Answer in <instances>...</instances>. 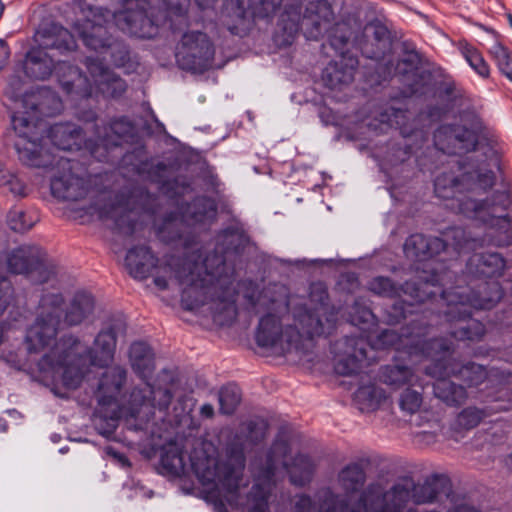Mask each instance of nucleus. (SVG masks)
<instances>
[{
  "label": "nucleus",
  "mask_w": 512,
  "mask_h": 512,
  "mask_svg": "<svg viewBox=\"0 0 512 512\" xmlns=\"http://www.w3.org/2000/svg\"><path fill=\"white\" fill-rule=\"evenodd\" d=\"M512 206L511 183L502 178L500 188L482 201L474 199L461 200L458 206L466 217L481 222L489 232L482 239L483 243L497 247L512 244L511 217L507 213Z\"/></svg>",
  "instance_id": "obj_10"
},
{
  "label": "nucleus",
  "mask_w": 512,
  "mask_h": 512,
  "mask_svg": "<svg viewBox=\"0 0 512 512\" xmlns=\"http://www.w3.org/2000/svg\"><path fill=\"white\" fill-rule=\"evenodd\" d=\"M25 275L34 283L48 282L55 275V266L46 252L37 245H21L0 257V313L13 300V287L6 274Z\"/></svg>",
  "instance_id": "obj_12"
},
{
  "label": "nucleus",
  "mask_w": 512,
  "mask_h": 512,
  "mask_svg": "<svg viewBox=\"0 0 512 512\" xmlns=\"http://www.w3.org/2000/svg\"><path fill=\"white\" fill-rule=\"evenodd\" d=\"M350 318L352 324L358 325L360 323H369L374 319V315L368 307L361 305L360 301L357 300L350 312Z\"/></svg>",
  "instance_id": "obj_54"
},
{
  "label": "nucleus",
  "mask_w": 512,
  "mask_h": 512,
  "mask_svg": "<svg viewBox=\"0 0 512 512\" xmlns=\"http://www.w3.org/2000/svg\"><path fill=\"white\" fill-rule=\"evenodd\" d=\"M36 220L35 217L19 209H13L8 214V225L15 232L24 233L30 230Z\"/></svg>",
  "instance_id": "obj_49"
},
{
  "label": "nucleus",
  "mask_w": 512,
  "mask_h": 512,
  "mask_svg": "<svg viewBox=\"0 0 512 512\" xmlns=\"http://www.w3.org/2000/svg\"><path fill=\"white\" fill-rule=\"evenodd\" d=\"M10 56V50L7 43L0 39V70L6 65Z\"/></svg>",
  "instance_id": "obj_59"
},
{
  "label": "nucleus",
  "mask_w": 512,
  "mask_h": 512,
  "mask_svg": "<svg viewBox=\"0 0 512 512\" xmlns=\"http://www.w3.org/2000/svg\"><path fill=\"white\" fill-rule=\"evenodd\" d=\"M408 386L400 396V408L410 414L419 410L422 404V394Z\"/></svg>",
  "instance_id": "obj_51"
},
{
  "label": "nucleus",
  "mask_w": 512,
  "mask_h": 512,
  "mask_svg": "<svg viewBox=\"0 0 512 512\" xmlns=\"http://www.w3.org/2000/svg\"><path fill=\"white\" fill-rule=\"evenodd\" d=\"M336 25V32H340L339 35L337 34H332L329 36V41H330V45L336 50V51H339L342 54L343 53V50L344 48L346 47L347 43H348V40H349V37L343 33L341 31V25L340 24H335Z\"/></svg>",
  "instance_id": "obj_57"
},
{
  "label": "nucleus",
  "mask_w": 512,
  "mask_h": 512,
  "mask_svg": "<svg viewBox=\"0 0 512 512\" xmlns=\"http://www.w3.org/2000/svg\"><path fill=\"white\" fill-rule=\"evenodd\" d=\"M358 67L356 57L348 54H342L339 60L330 62L322 72V81L324 85L331 89H342V87L351 84Z\"/></svg>",
  "instance_id": "obj_25"
},
{
  "label": "nucleus",
  "mask_w": 512,
  "mask_h": 512,
  "mask_svg": "<svg viewBox=\"0 0 512 512\" xmlns=\"http://www.w3.org/2000/svg\"><path fill=\"white\" fill-rule=\"evenodd\" d=\"M73 29L89 49L102 52L111 48V38L102 24L83 19L76 21Z\"/></svg>",
  "instance_id": "obj_27"
},
{
  "label": "nucleus",
  "mask_w": 512,
  "mask_h": 512,
  "mask_svg": "<svg viewBox=\"0 0 512 512\" xmlns=\"http://www.w3.org/2000/svg\"><path fill=\"white\" fill-rule=\"evenodd\" d=\"M24 82L20 76L13 75L9 78L6 88L4 90L5 95L13 102H20L22 104V99L26 94H32L33 92H25L23 93ZM36 93H40L41 99L43 98L44 91H37Z\"/></svg>",
  "instance_id": "obj_52"
},
{
  "label": "nucleus",
  "mask_w": 512,
  "mask_h": 512,
  "mask_svg": "<svg viewBox=\"0 0 512 512\" xmlns=\"http://www.w3.org/2000/svg\"><path fill=\"white\" fill-rule=\"evenodd\" d=\"M411 501V491L408 481L395 484L382 497V505L375 512H402Z\"/></svg>",
  "instance_id": "obj_35"
},
{
  "label": "nucleus",
  "mask_w": 512,
  "mask_h": 512,
  "mask_svg": "<svg viewBox=\"0 0 512 512\" xmlns=\"http://www.w3.org/2000/svg\"><path fill=\"white\" fill-rule=\"evenodd\" d=\"M49 137L52 144L64 151H73L82 149V145L88 151L83 131L77 125L72 123H57L50 128Z\"/></svg>",
  "instance_id": "obj_28"
},
{
  "label": "nucleus",
  "mask_w": 512,
  "mask_h": 512,
  "mask_svg": "<svg viewBox=\"0 0 512 512\" xmlns=\"http://www.w3.org/2000/svg\"><path fill=\"white\" fill-rule=\"evenodd\" d=\"M438 280V276L433 274L430 278L423 277L420 283L407 281L403 286L398 287L391 279L379 276L370 281L369 289L380 296L403 298V304L414 306L417 303H424L436 295L431 287L435 286Z\"/></svg>",
  "instance_id": "obj_20"
},
{
  "label": "nucleus",
  "mask_w": 512,
  "mask_h": 512,
  "mask_svg": "<svg viewBox=\"0 0 512 512\" xmlns=\"http://www.w3.org/2000/svg\"><path fill=\"white\" fill-rule=\"evenodd\" d=\"M183 256L180 258L167 255L160 264L149 246L138 245L128 250L125 266L134 279L144 280L153 274L154 284L160 290H166L169 286L168 280L174 279L182 289V305L188 310H193L201 306V298L195 294L198 282L189 275L188 255L183 252Z\"/></svg>",
  "instance_id": "obj_6"
},
{
  "label": "nucleus",
  "mask_w": 512,
  "mask_h": 512,
  "mask_svg": "<svg viewBox=\"0 0 512 512\" xmlns=\"http://www.w3.org/2000/svg\"><path fill=\"white\" fill-rule=\"evenodd\" d=\"M435 348L432 353V364L426 367L425 373L428 376L453 375L462 380L469 387H476L482 384L489 376H495L496 371H488L485 366L475 362H467L460 365L453 358V344L443 338H435L431 342Z\"/></svg>",
  "instance_id": "obj_15"
},
{
  "label": "nucleus",
  "mask_w": 512,
  "mask_h": 512,
  "mask_svg": "<svg viewBox=\"0 0 512 512\" xmlns=\"http://www.w3.org/2000/svg\"><path fill=\"white\" fill-rule=\"evenodd\" d=\"M94 307V298L90 293L77 292L65 313L64 322L69 326L78 325L93 313Z\"/></svg>",
  "instance_id": "obj_33"
},
{
  "label": "nucleus",
  "mask_w": 512,
  "mask_h": 512,
  "mask_svg": "<svg viewBox=\"0 0 512 512\" xmlns=\"http://www.w3.org/2000/svg\"><path fill=\"white\" fill-rule=\"evenodd\" d=\"M81 118L83 120H85L86 122L94 121V120H96V114L94 111H89L85 115H83Z\"/></svg>",
  "instance_id": "obj_64"
},
{
  "label": "nucleus",
  "mask_w": 512,
  "mask_h": 512,
  "mask_svg": "<svg viewBox=\"0 0 512 512\" xmlns=\"http://www.w3.org/2000/svg\"><path fill=\"white\" fill-rule=\"evenodd\" d=\"M405 117V112L403 110L390 108L389 111L382 114L381 122L387 123L390 126H400L401 120Z\"/></svg>",
  "instance_id": "obj_58"
},
{
  "label": "nucleus",
  "mask_w": 512,
  "mask_h": 512,
  "mask_svg": "<svg viewBox=\"0 0 512 512\" xmlns=\"http://www.w3.org/2000/svg\"><path fill=\"white\" fill-rule=\"evenodd\" d=\"M214 510H215V512H228L226 506L224 505V503L221 500L215 501Z\"/></svg>",
  "instance_id": "obj_63"
},
{
  "label": "nucleus",
  "mask_w": 512,
  "mask_h": 512,
  "mask_svg": "<svg viewBox=\"0 0 512 512\" xmlns=\"http://www.w3.org/2000/svg\"><path fill=\"white\" fill-rule=\"evenodd\" d=\"M427 334L428 327L413 320L408 326L401 329L400 334L393 329L383 330L373 340L372 347L376 349L392 347L399 352L406 353L409 357L431 358L435 350L431 346V342L435 339H427Z\"/></svg>",
  "instance_id": "obj_16"
},
{
  "label": "nucleus",
  "mask_w": 512,
  "mask_h": 512,
  "mask_svg": "<svg viewBox=\"0 0 512 512\" xmlns=\"http://www.w3.org/2000/svg\"><path fill=\"white\" fill-rule=\"evenodd\" d=\"M0 185L7 187V189L15 196H25L26 186L25 184L14 174L1 173Z\"/></svg>",
  "instance_id": "obj_53"
},
{
  "label": "nucleus",
  "mask_w": 512,
  "mask_h": 512,
  "mask_svg": "<svg viewBox=\"0 0 512 512\" xmlns=\"http://www.w3.org/2000/svg\"><path fill=\"white\" fill-rule=\"evenodd\" d=\"M458 50L469 66L481 77L487 78L490 69L481 53L466 41H459Z\"/></svg>",
  "instance_id": "obj_41"
},
{
  "label": "nucleus",
  "mask_w": 512,
  "mask_h": 512,
  "mask_svg": "<svg viewBox=\"0 0 512 512\" xmlns=\"http://www.w3.org/2000/svg\"><path fill=\"white\" fill-rule=\"evenodd\" d=\"M379 381L399 389L403 386H419L423 389L422 378L408 365L392 363L382 366L378 372Z\"/></svg>",
  "instance_id": "obj_26"
},
{
  "label": "nucleus",
  "mask_w": 512,
  "mask_h": 512,
  "mask_svg": "<svg viewBox=\"0 0 512 512\" xmlns=\"http://www.w3.org/2000/svg\"><path fill=\"white\" fill-rule=\"evenodd\" d=\"M490 53L499 70L512 81V52L503 45L496 43L491 47Z\"/></svg>",
  "instance_id": "obj_48"
},
{
  "label": "nucleus",
  "mask_w": 512,
  "mask_h": 512,
  "mask_svg": "<svg viewBox=\"0 0 512 512\" xmlns=\"http://www.w3.org/2000/svg\"><path fill=\"white\" fill-rule=\"evenodd\" d=\"M316 295L319 305L313 311L305 310L296 316L300 329L289 326L283 331L278 317L272 314L262 317L255 336L257 344L282 352L298 351L308 348L315 336L331 334L336 326L337 313L328 306V293L322 284L311 287V299L314 300Z\"/></svg>",
  "instance_id": "obj_4"
},
{
  "label": "nucleus",
  "mask_w": 512,
  "mask_h": 512,
  "mask_svg": "<svg viewBox=\"0 0 512 512\" xmlns=\"http://www.w3.org/2000/svg\"><path fill=\"white\" fill-rule=\"evenodd\" d=\"M115 21L121 30L131 35L141 38L151 37V33L144 30L145 27L152 26L151 20L144 11H121L115 15Z\"/></svg>",
  "instance_id": "obj_32"
},
{
  "label": "nucleus",
  "mask_w": 512,
  "mask_h": 512,
  "mask_svg": "<svg viewBox=\"0 0 512 512\" xmlns=\"http://www.w3.org/2000/svg\"><path fill=\"white\" fill-rule=\"evenodd\" d=\"M368 29L372 30L373 38L378 42L388 45L391 40V33L389 29L380 21H373L368 25Z\"/></svg>",
  "instance_id": "obj_56"
},
{
  "label": "nucleus",
  "mask_w": 512,
  "mask_h": 512,
  "mask_svg": "<svg viewBox=\"0 0 512 512\" xmlns=\"http://www.w3.org/2000/svg\"><path fill=\"white\" fill-rule=\"evenodd\" d=\"M460 182L452 174L444 173L436 177L434 181V191L437 197L444 200H452L450 207L460 213L458 206L461 200L470 199L462 195L459 190ZM461 214H463L461 212Z\"/></svg>",
  "instance_id": "obj_34"
},
{
  "label": "nucleus",
  "mask_w": 512,
  "mask_h": 512,
  "mask_svg": "<svg viewBox=\"0 0 512 512\" xmlns=\"http://www.w3.org/2000/svg\"><path fill=\"white\" fill-rule=\"evenodd\" d=\"M129 362L134 373L145 382L144 388H134L128 402V413L135 420L131 428L146 429L157 408L165 411L173 399L167 388H154L148 380L155 370V355L151 347L143 341H136L129 349Z\"/></svg>",
  "instance_id": "obj_9"
},
{
  "label": "nucleus",
  "mask_w": 512,
  "mask_h": 512,
  "mask_svg": "<svg viewBox=\"0 0 512 512\" xmlns=\"http://www.w3.org/2000/svg\"><path fill=\"white\" fill-rule=\"evenodd\" d=\"M332 6L325 0L310 1L303 14L304 34L307 39L318 40L335 24Z\"/></svg>",
  "instance_id": "obj_23"
},
{
  "label": "nucleus",
  "mask_w": 512,
  "mask_h": 512,
  "mask_svg": "<svg viewBox=\"0 0 512 512\" xmlns=\"http://www.w3.org/2000/svg\"><path fill=\"white\" fill-rule=\"evenodd\" d=\"M455 154L474 151L478 145L476 133L461 125H454Z\"/></svg>",
  "instance_id": "obj_43"
},
{
  "label": "nucleus",
  "mask_w": 512,
  "mask_h": 512,
  "mask_svg": "<svg viewBox=\"0 0 512 512\" xmlns=\"http://www.w3.org/2000/svg\"><path fill=\"white\" fill-rule=\"evenodd\" d=\"M217 206L213 199L198 197L188 204L181 216L178 214L168 215L163 223L157 228V237L166 244L181 246L183 252L189 255L198 244L193 236L183 230L184 219L195 223H203L215 218Z\"/></svg>",
  "instance_id": "obj_14"
},
{
  "label": "nucleus",
  "mask_w": 512,
  "mask_h": 512,
  "mask_svg": "<svg viewBox=\"0 0 512 512\" xmlns=\"http://www.w3.org/2000/svg\"><path fill=\"white\" fill-rule=\"evenodd\" d=\"M337 496L330 490L324 491V503L322 512H336L335 503ZM293 512H315V504L312 498L306 494H299L295 497Z\"/></svg>",
  "instance_id": "obj_42"
},
{
  "label": "nucleus",
  "mask_w": 512,
  "mask_h": 512,
  "mask_svg": "<svg viewBox=\"0 0 512 512\" xmlns=\"http://www.w3.org/2000/svg\"><path fill=\"white\" fill-rule=\"evenodd\" d=\"M241 401V391L236 384L223 386L219 391L220 412L226 415L234 413Z\"/></svg>",
  "instance_id": "obj_44"
},
{
  "label": "nucleus",
  "mask_w": 512,
  "mask_h": 512,
  "mask_svg": "<svg viewBox=\"0 0 512 512\" xmlns=\"http://www.w3.org/2000/svg\"><path fill=\"white\" fill-rule=\"evenodd\" d=\"M450 376L451 375L431 376L436 379L433 384V392L435 397L448 406L457 407L466 402L468 393L462 385L447 379Z\"/></svg>",
  "instance_id": "obj_31"
},
{
  "label": "nucleus",
  "mask_w": 512,
  "mask_h": 512,
  "mask_svg": "<svg viewBox=\"0 0 512 512\" xmlns=\"http://www.w3.org/2000/svg\"><path fill=\"white\" fill-rule=\"evenodd\" d=\"M421 63L420 54L417 51H408L396 64L395 73L406 76L414 74Z\"/></svg>",
  "instance_id": "obj_50"
},
{
  "label": "nucleus",
  "mask_w": 512,
  "mask_h": 512,
  "mask_svg": "<svg viewBox=\"0 0 512 512\" xmlns=\"http://www.w3.org/2000/svg\"><path fill=\"white\" fill-rule=\"evenodd\" d=\"M63 304L60 292H43L36 320L28 328L25 342L29 352H40L54 343L38 362L42 381L61 382L67 389H76L88 371V362L92 366L106 367L113 361L117 336L125 332L126 324L120 318L112 320L96 336L91 349L72 337L56 342Z\"/></svg>",
  "instance_id": "obj_1"
},
{
  "label": "nucleus",
  "mask_w": 512,
  "mask_h": 512,
  "mask_svg": "<svg viewBox=\"0 0 512 512\" xmlns=\"http://www.w3.org/2000/svg\"><path fill=\"white\" fill-rule=\"evenodd\" d=\"M339 345L343 352L337 355L335 371L341 375L357 373L368 361V343L362 337H346Z\"/></svg>",
  "instance_id": "obj_24"
},
{
  "label": "nucleus",
  "mask_w": 512,
  "mask_h": 512,
  "mask_svg": "<svg viewBox=\"0 0 512 512\" xmlns=\"http://www.w3.org/2000/svg\"><path fill=\"white\" fill-rule=\"evenodd\" d=\"M411 491V501L417 505L434 502L439 494V483L436 478L428 479L423 484L408 481Z\"/></svg>",
  "instance_id": "obj_39"
},
{
  "label": "nucleus",
  "mask_w": 512,
  "mask_h": 512,
  "mask_svg": "<svg viewBox=\"0 0 512 512\" xmlns=\"http://www.w3.org/2000/svg\"><path fill=\"white\" fill-rule=\"evenodd\" d=\"M288 451V443L280 438H277L274 441L269 453L267 454L265 465H263L258 460H254L252 462L251 466L254 476V484L246 500H244L241 497V489L247 487L248 481L244 480L242 477V482L240 483V488L238 491V505L230 503L227 500L225 491H223V489H221L217 483H206L202 485H212L218 495L223 497L224 500L232 507H242L247 503H251L249 512H270L268 499L274 486L273 478L278 463H281L283 467L288 471L291 482L298 486H303L306 482H308L314 471L315 465L309 456L299 454L290 463L287 460Z\"/></svg>",
  "instance_id": "obj_5"
},
{
  "label": "nucleus",
  "mask_w": 512,
  "mask_h": 512,
  "mask_svg": "<svg viewBox=\"0 0 512 512\" xmlns=\"http://www.w3.org/2000/svg\"><path fill=\"white\" fill-rule=\"evenodd\" d=\"M467 268L470 273L483 277L501 276L505 260L499 253H480L470 257Z\"/></svg>",
  "instance_id": "obj_30"
},
{
  "label": "nucleus",
  "mask_w": 512,
  "mask_h": 512,
  "mask_svg": "<svg viewBox=\"0 0 512 512\" xmlns=\"http://www.w3.org/2000/svg\"><path fill=\"white\" fill-rule=\"evenodd\" d=\"M491 412L475 406L464 408L456 417V426L460 429L470 430L479 425Z\"/></svg>",
  "instance_id": "obj_45"
},
{
  "label": "nucleus",
  "mask_w": 512,
  "mask_h": 512,
  "mask_svg": "<svg viewBox=\"0 0 512 512\" xmlns=\"http://www.w3.org/2000/svg\"><path fill=\"white\" fill-rule=\"evenodd\" d=\"M249 242V236L240 222H234L221 230L216 237L214 252L207 255L202 261L198 246L188 255L189 275L198 282L195 294L201 298L203 305L211 290L219 286L221 292L217 295L220 308H216L214 319L220 320V314L224 313L226 318H233L236 315L237 291L232 282H226L222 278L225 270L227 255L236 254Z\"/></svg>",
  "instance_id": "obj_2"
},
{
  "label": "nucleus",
  "mask_w": 512,
  "mask_h": 512,
  "mask_svg": "<svg viewBox=\"0 0 512 512\" xmlns=\"http://www.w3.org/2000/svg\"><path fill=\"white\" fill-rule=\"evenodd\" d=\"M34 39L39 47H33L27 52L23 66L25 74L33 79L45 80L55 72L61 86V79L73 78L67 67L72 65L64 61L55 63L46 51L54 49L61 54L74 51L77 43L73 34L65 27L50 22L37 29Z\"/></svg>",
  "instance_id": "obj_11"
},
{
  "label": "nucleus",
  "mask_w": 512,
  "mask_h": 512,
  "mask_svg": "<svg viewBox=\"0 0 512 512\" xmlns=\"http://www.w3.org/2000/svg\"><path fill=\"white\" fill-rule=\"evenodd\" d=\"M283 0H249V8L255 18L272 19Z\"/></svg>",
  "instance_id": "obj_47"
},
{
  "label": "nucleus",
  "mask_w": 512,
  "mask_h": 512,
  "mask_svg": "<svg viewBox=\"0 0 512 512\" xmlns=\"http://www.w3.org/2000/svg\"><path fill=\"white\" fill-rule=\"evenodd\" d=\"M454 125H441L434 132L435 147L446 154H455L454 149Z\"/></svg>",
  "instance_id": "obj_46"
},
{
  "label": "nucleus",
  "mask_w": 512,
  "mask_h": 512,
  "mask_svg": "<svg viewBox=\"0 0 512 512\" xmlns=\"http://www.w3.org/2000/svg\"><path fill=\"white\" fill-rule=\"evenodd\" d=\"M201 415L206 418H211L214 414V408L211 404H204L201 407Z\"/></svg>",
  "instance_id": "obj_62"
},
{
  "label": "nucleus",
  "mask_w": 512,
  "mask_h": 512,
  "mask_svg": "<svg viewBox=\"0 0 512 512\" xmlns=\"http://www.w3.org/2000/svg\"><path fill=\"white\" fill-rule=\"evenodd\" d=\"M503 292L498 282H485L477 291L466 293L457 287L441 293L445 302L444 319L450 324V335L459 341H480L485 335V326L471 318V308L491 309L502 298Z\"/></svg>",
  "instance_id": "obj_7"
},
{
  "label": "nucleus",
  "mask_w": 512,
  "mask_h": 512,
  "mask_svg": "<svg viewBox=\"0 0 512 512\" xmlns=\"http://www.w3.org/2000/svg\"><path fill=\"white\" fill-rule=\"evenodd\" d=\"M302 7L298 3L288 4L285 6L280 17V25L285 32L286 44H291L294 37L299 33L303 26Z\"/></svg>",
  "instance_id": "obj_36"
},
{
  "label": "nucleus",
  "mask_w": 512,
  "mask_h": 512,
  "mask_svg": "<svg viewBox=\"0 0 512 512\" xmlns=\"http://www.w3.org/2000/svg\"><path fill=\"white\" fill-rule=\"evenodd\" d=\"M127 371L125 368L115 365L105 371L100 378L96 392L99 409L97 413L103 414V417H109L111 423L107 433H112L116 428V421L119 417L118 398L126 383ZM106 434V431H101Z\"/></svg>",
  "instance_id": "obj_21"
},
{
  "label": "nucleus",
  "mask_w": 512,
  "mask_h": 512,
  "mask_svg": "<svg viewBox=\"0 0 512 512\" xmlns=\"http://www.w3.org/2000/svg\"><path fill=\"white\" fill-rule=\"evenodd\" d=\"M398 305H399V303H395L392 307L393 310H395L396 312L398 310L400 311L398 316H396L394 319L390 320L393 323H398V322H400L401 319H405L407 317V315H406L407 311L402 306L399 307ZM408 313H413V311L409 310Z\"/></svg>",
  "instance_id": "obj_61"
},
{
  "label": "nucleus",
  "mask_w": 512,
  "mask_h": 512,
  "mask_svg": "<svg viewBox=\"0 0 512 512\" xmlns=\"http://www.w3.org/2000/svg\"><path fill=\"white\" fill-rule=\"evenodd\" d=\"M365 480V471L358 463L345 466L338 474L339 485L347 495L359 492L363 488Z\"/></svg>",
  "instance_id": "obj_37"
},
{
  "label": "nucleus",
  "mask_w": 512,
  "mask_h": 512,
  "mask_svg": "<svg viewBox=\"0 0 512 512\" xmlns=\"http://www.w3.org/2000/svg\"><path fill=\"white\" fill-rule=\"evenodd\" d=\"M160 462L162 468L170 475L180 476L185 473L184 455L176 445L164 448Z\"/></svg>",
  "instance_id": "obj_40"
},
{
  "label": "nucleus",
  "mask_w": 512,
  "mask_h": 512,
  "mask_svg": "<svg viewBox=\"0 0 512 512\" xmlns=\"http://www.w3.org/2000/svg\"><path fill=\"white\" fill-rule=\"evenodd\" d=\"M446 240L438 237H426L422 234L410 235L404 243V253L407 258L417 262H426L446 251L452 246L458 253L473 246L470 240L465 237L462 228L455 227L445 233Z\"/></svg>",
  "instance_id": "obj_17"
},
{
  "label": "nucleus",
  "mask_w": 512,
  "mask_h": 512,
  "mask_svg": "<svg viewBox=\"0 0 512 512\" xmlns=\"http://www.w3.org/2000/svg\"><path fill=\"white\" fill-rule=\"evenodd\" d=\"M385 399V391L374 385L362 386L355 393V401L362 412L376 410Z\"/></svg>",
  "instance_id": "obj_38"
},
{
  "label": "nucleus",
  "mask_w": 512,
  "mask_h": 512,
  "mask_svg": "<svg viewBox=\"0 0 512 512\" xmlns=\"http://www.w3.org/2000/svg\"><path fill=\"white\" fill-rule=\"evenodd\" d=\"M132 199L133 197H129L125 202L119 200L115 204L99 208V218L102 220L111 219L114 221L115 228L119 231L132 233L135 228V222L131 217L134 214L135 208H130Z\"/></svg>",
  "instance_id": "obj_29"
},
{
  "label": "nucleus",
  "mask_w": 512,
  "mask_h": 512,
  "mask_svg": "<svg viewBox=\"0 0 512 512\" xmlns=\"http://www.w3.org/2000/svg\"><path fill=\"white\" fill-rule=\"evenodd\" d=\"M215 48L209 37L199 31L186 32L176 49V62L186 71L203 73L213 66Z\"/></svg>",
  "instance_id": "obj_19"
},
{
  "label": "nucleus",
  "mask_w": 512,
  "mask_h": 512,
  "mask_svg": "<svg viewBox=\"0 0 512 512\" xmlns=\"http://www.w3.org/2000/svg\"><path fill=\"white\" fill-rule=\"evenodd\" d=\"M71 79H61L62 88L68 94H76L81 98H88L101 94L107 98L122 96L127 84L113 70L109 69L97 58H87L86 67L89 76L81 73L75 66H67Z\"/></svg>",
  "instance_id": "obj_13"
},
{
  "label": "nucleus",
  "mask_w": 512,
  "mask_h": 512,
  "mask_svg": "<svg viewBox=\"0 0 512 512\" xmlns=\"http://www.w3.org/2000/svg\"><path fill=\"white\" fill-rule=\"evenodd\" d=\"M22 109L11 116L13 147L18 160L31 168L46 169L56 159V154L47 146L40 115L44 113L40 93L26 94Z\"/></svg>",
  "instance_id": "obj_8"
},
{
  "label": "nucleus",
  "mask_w": 512,
  "mask_h": 512,
  "mask_svg": "<svg viewBox=\"0 0 512 512\" xmlns=\"http://www.w3.org/2000/svg\"><path fill=\"white\" fill-rule=\"evenodd\" d=\"M45 170L52 172L50 189L54 197L77 201L88 192V183L80 171L78 161L56 155L52 165Z\"/></svg>",
  "instance_id": "obj_18"
},
{
  "label": "nucleus",
  "mask_w": 512,
  "mask_h": 512,
  "mask_svg": "<svg viewBox=\"0 0 512 512\" xmlns=\"http://www.w3.org/2000/svg\"><path fill=\"white\" fill-rule=\"evenodd\" d=\"M268 431V423L262 418H256L241 426L233 440L226 446L225 459L206 454L204 451H194L191 455V467L201 482L217 483L230 503L239 504L238 491L245 469L244 449L261 442Z\"/></svg>",
  "instance_id": "obj_3"
},
{
  "label": "nucleus",
  "mask_w": 512,
  "mask_h": 512,
  "mask_svg": "<svg viewBox=\"0 0 512 512\" xmlns=\"http://www.w3.org/2000/svg\"><path fill=\"white\" fill-rule=\"evenodd\" d=\"M479 182L483 187H491L495 182V176L492 171H488L486 173H483L479 175Z\"/></svg>",
  "instance_id": "obj_60"
},
{
  "label": "nucleus",
  "mask_w": 512,
  "mask_h": 512,
  "mask_svg": "<svg viewBox=\"0 0 512 512\" xmlns=\"http://www.w3.org/2000/svg\"><path fill=\"white\" fill-rule=\"evenodd\" d=\"M148 173L152 181L161 183L162 188H165V179L169 176L170 166L164 162H157L156 164L150 165Z\"/></svg>",
  "instance_id": "obj_55"
},
{
  "label": "nucleus",
  "mask_w": 512,
  "mask_h": 512,
  "mask_svg": "<svg viewBox=\"0 0 512 512\" xmlns=\"http://www.w3.org/2000/svg\"><path fill=\"white\" fill-rule=\"evenodd\" d=\"M134 130L133 123L126 117L115 118L103 127L96 125V139H89L86 142L88 152L96 160L108 162L112 149L120 146L128 137H132Z\"/></svg>",
  "instance_id": "obj_22"
}]
</instances>
